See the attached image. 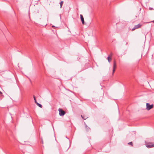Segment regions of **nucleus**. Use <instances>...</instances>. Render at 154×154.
<instances>
[{"mask_svg": "<svg viewBox=\"0 0 154 154\" xmlns=\"http://www.w3.org/2000/svg\"><path fill=\"white\" fill-rule=\"evenodd\" d=\"M33 97H34V100H35H35H36V99H35V96H33Z\"/></svg>", "mask_w": 154, "mask_h": 154, "instance_id": "13", "label": "nucleus"}, {"mask_svg": "<svg viewBox=\"0 0 154 154\" xmlns=\"http://www.w3.org/2000/svg\"><path fill=\"white\" fill-rule=\"evenodd\" d=\"M116 67V63L115 60H114L113 62V65L112 70V74H113L115 71V69Z\"/></svg>", "mask_w": 154, "mask_h": 154, "instance_id": "4", "label": "nucleus"}, {"mask_svg": "<svg viewBox=\"0 0 154 154\" xmlns=\"http://www.w3.org/2000/svg\"><path fill=\"white\" fill-rule=\"evenodd\" d=\"M141 26V25L140 24H139L136 25H135L134 26V28L132 29V30L133 31L136 29L140 28Z\"/></svg>", "mask_w": 154, "mask_h": 154, "instance_id": "5", "label": "nucleus"}, {"mask_svg": "<svg viewBox=\"0 0 154 154\" xmlns=\"http://www.w3.org/2000/svg\"><path fill=\"white\" fill-rule=\"evenodd\" d=\"M128 144H129V145H131V146H132V144H132V142H129Z\"/></svg>", "mask_w": 154, "mask_h": 154, "instance_id": "12", "label": "nucleus"}, {"mask_svg": "<svg viewBox=\"0 0 154 154\" xmlns=\"http://www.w3.org/2000/svg\"><path fill=\"white\" fill-rule=\"evenodd\" d=\"M110 56H112V53H110Z\"/></svg>", "mask_w": 154, "mask_h": 154, "instance_id": "14", "label": "nucleus"}, {"mask_svg": "<svg viewBox=\"0 0 154 154\" xmlns=\"http://www.w3.org/2000/svg\"><path fill=\"white\" fill-rule=\"evenodd\" d=\"M35 102L36 104V102H37L36 101V100H35Z\"/></svg>", "mask_w": 154, "mask_h": 154, "instance_id": "16", "label": "nucleus"}, {"mask_svg": "<svg viewBox=\"0 0 154 154\" xmlns=\"http://www.w3.org/2000/svg\"><path fill=\"white\" fill-rule=\"evenodd\" d=\"M153 104L150 105L149 103H146V109L147 110H149L153 108Z\"/></svg>", "mask_w": 154, "mask_h": 154, "instance_id": "2", "label": "nucleus"}, {"mask_svg": "<svg viewBox=\"0 0 154 154\" xmlns=\"http://www.w3.org/2000/svg\"><path fill=\"white\" fill-rule=\"evenodd\" d=\"M146 146L147 147L149 148L154 147V143L152 142H149L146 144Z\"/></svg>", "mask_w": 154, "mask_h": 154, "instance_id": "1", "label": "nucleus"}, {"mask_svg": "<svg viewBox=\"0 0 154 154\" xmlns=\"http://www.w3.org/2000/svg\"><path fill=\"white\" fill-rule=\"evenodd\" d=\"M36 104L39 107L41 108H42V106L41 104H39L37 102H36Z\"/></svg>", "mask_w": 154, "mask_h": 154, "instance_id": "10", "label": "nucleus"}, {"mask_svg": "<svg viewBox=\"0 0 154 154\" xmlns=\"http://www.w3.org/2000/svg\"><path fill=\"white\" fill-rule=\"evenodd\" d=\"M81 116L82 117V118L84 119V120H85L86 119H87L88 118V117H87V116H85L83 115H81Z\"/></svg>", "mask_w": 154, "mask_h": 154, "instance_id": "7", "label": "nucleus"}, {"mask_svg": "<svg viewBox=\"0 0 154 154\" xmlns=\"http://www.w3.org/2000/svg\"><path fill=\"white\" fill-rule=\"evenodd\" d=\"M2 93L0 91V95H2Z\"/></svg>", "mask_w": 154, "mask_h": 154, "instance_id": "15", "label": "nucleus"}, {"mask_svg": "<svg viewBox=\"0 0 154 154\" xmlns=\"http://www.w3.org/2000/svg\"><path fill=\"white\" fill-rule=\"evenodd\" d=\"M63 1H61L60 3L61 8H62V5L63 4Z\"/></svg>", "mask_w": 154, "mask_h": 154, "instance_id": "11", "label": "nucleus"}, {"mask_svg": "<svg viewBox=\"0 0 154 154\" xmlns=\"http://www.w3.org/2000/svg\"><path fill=\"white\" fill-rule=\"evenodd\" d=\"M152 22L154 23V20L152 21Z\"/></svg>", "mask_w": 154, "mask_h": 154, "instance_id": "18", "label": "nucleus"}, {"mask_svg": "<svg viewBox=\"0 0 154 154\" xmlns=\"http://www.w3.org/2000/svg\"><path fill=\"white\" fill-rule=\"evenodd\" d=\"M86 129L87 131H88L89 129L90 128L88 127L87 125H85Z\"/></svg>", "mask_w": 154, "mask_h": 154, "instance_id": "9", "label": "nucleus"}, {"mask_svg": "<svg viewBox=\"0 0 154 154\" xmlns=\"http://www.w3.org/2000/svg\"><path fill=\"white\" fill-rule=\"evenodd\" d=\"M80 16L81 19L82 21V23L83 24H85V22H84L83 17L82 14H80Z\"/></svg>", "mask_w": 154, "mask_h": 154, "instance_id": "6", "label": "nucleus"}, {"mask_svg": "<svg viewBox=\"0 0 154 154\" xmlns=\"http://www.w3.org/2000/svg\"><path fill=\"white\" fill-rule=\"evenodd\" d=\"M59 115L60 116H63L65 114V112L61 109H59Z\"/></svg>", "mask_w": 154, "mask_h": 154, "instance_id": "3", "label": "nucleus"}, {"mask_svg": "<svg viewBox=\"0 0 154 154\" xmlns=\"http://www.w3.org/2000/svg\"><path fill=\"white\" fill-rule=\"evenodd\" d=\"M107 60H108V62L109 63H110L112 60V59L109 57H107Z\"/></svg>", "mask_w": 154, "mask_h": 154, "instance_id": "8", "label": "nucleus"}, {"mask_svg": "<svg viewBox=\"0 0 154 154\" xmlns=\"http://www.w3.org/2000/svg\"><path fill=\"white\" fill-rule=\"evenodd\" d=\"M42 143H43V141H42Z\"/></svg>", "mask_w": 154, "mask_h": 154, "instance_id": "17", "label": "nucleus"}]
</instances>
